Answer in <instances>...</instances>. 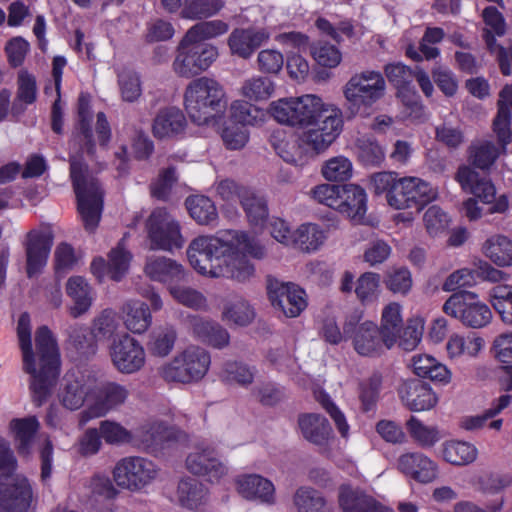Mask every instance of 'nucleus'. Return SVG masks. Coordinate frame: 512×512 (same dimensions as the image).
Here are the masks:
<instances>
[{
	"mask_svg": "<svg viewBox=\"0 0 512 512\" xmlns=\"http://www.w3.org/2000/svg\"><path fill=\"white\" fill-rule=\"evenodd\" d=\"M273 81L264 76H253L246 79L241 87V94L250 101H263L272 96Z\"/></svg>",
	"mask_w": 512,
	"mask_h": 512,
	"instance_id": "obj_53",
	"label": "nucleus"
},
{
	"mask_svg": "<svg viewBox=\"0 0 512 512\" xmlns=\"http://www.w3.org/2000/svg\"><path fill=\"white\" fill-rule=\"evenodd\" d=\"M268 294L273 307L279 309L286 317H297L307 305L304 290L293 283L270 281Z\"/></svg>",
	"mask_w": 512,
	"mask_h": 512,
	"instance_id": "obj_17",
	"label": "nucleus"
},
{
	"mask_svg": "<svg viewBox=\"0 0 512 512\" xmlns=\"http://www.w3.org/2000/svg\"><path fill=\"white\" fill-rule=\"evenodd\" d=\"M145 230L151 249L172 251L185 243L179 222L165 208H156L150 213Z\"/></svg>",
	"mask_w": 512,
	"mask_h": 512,
	"instance_id": "obj_11",
	"label": "nucleus"
},
{
	"mask_svg": "<svg viewBox=\"0 0 512 512\" xmlns=\"http://www.w3.org/2000/svg\"><path fill=\"white\" fill-rule=\"evenodd\" d=\"M357 158L365 167H379L385 160V151L377 140L370 137L357 139Z\"/></svg>",
	"mask_w": 512,
	"mask_h": 512,
	"instance_id": "obj_46",
	"label": "nucleus"
},
{
	"mask_svg": "<svg viewBox=\"0 0 512 512\" xmlns=\"http://www.w3.org/2000/svg\"><path fill=\"white\" fill-rule=\"evenodd\" d=\"M499 157V150L494 143L484 141L469 148V161L475 168L489 170Z\"/></svg>",
	"mask_w": 512,
	"mask_h": 512,
	"instance_id": "obj_55",
	"label": "nucleus"
},
{
	"mask_svg": "<svg viewBox=\"0 0 512 512\" xmlns=\"http://www.w3.org/2000/svg\"><path fill=\"white\" fill-rule=\"evenodd\" d=\"M123 320L132 333H144L152 323L149 307L140 301H129L123 306Z\"/></svg>",
	"mask_w": 512,
	"mask_h": 512,
	"instance_id": "obj_34",
	"label": "nucleus"
},
{
	"mask_svg": "<svg viewBox=\"0 0 512 512\" xmlns=\"http://www.w3.org/2000/svg\"><path fill=\"white\" fill-rule=\"evenodd\" d=\"M380 275L374 272H365L355 282L354 292L362 305L374 303L379 296Z\"/></svg>",
	"mask_w": 512,
	"mask_h": 512,
	"instance_id": "obj_52",
	"label": "nucleus"
},
{
	"mask_svg": "<svg viewBox=\"0 0 512 512\" xmlns=\"http://www.w3.org/2000/svg\"><path fill=\"white\" fill-rule=\"evenodd\" d=\"M371 189L377 196L384 195L387 204L396 209H415L420 212L436 197L431 185L418 177H399L396 172L374 173Z\"/></svg>",
	"mask_w": 512,
	"mask_h": 512,
	"instance_id": "obj_5",
	"label": "nucleus"
},
{
	"mask_svg": "<svg viewBox=\"0 0 512 512\" xmlns=\"http://www.w3.org/2000/svg\"><path fill=\"white\" fill-rule=\"evenodd\" d=\"M157 476L155 464L143 457L131 456L121 459L114 467L113 477L118 486L138 490Z\"/></svg>",
	"mask_w": 512,
	"mask_h": 512,
	"instance_id": "obj_13",
	"label": "nucleus"
},
{
	"mask_svg": "<svg viewBox=\"0 0 512 512\" xmlns=\"http://www.w3.org/2000/svg\"><path fill=\"white\" fill-rule=\"evenodd\" d=\"M218 55L216 46L192 40L187 41V36L184 35L178 45L172 67L178 76L191 78L206 71Z\"/></svg>",
	"mask_w": 512,
	"mask_h": 512,
	"instance_id": "obj_9",
	"label": "nucleus"
},
{
	"mask_svg": "<svg viewBox=\"0 0 512 512\" xmlns=\"http://www.w3.org/2000/svg\"><path fill=\"white\" fill-rule=\"evenodd\" d=\"M224 0H191L184 10H181V17L189 20H202L213 17L224 7Z\"/></svg>",
	"mask_w": 512,
	"mask_h": 512,
	"instance_id": "obj_54",
	"label": "nucleus"
},
{
	"mask_svg": "<svg viewBox=\"0 0 512 512\" xmlns=\"http://www.w3.org/2000/svg\"><path fill=\"white\" fill-rule=\"evenodd\" d=\"M272 117L280 124L299 128L294 143H279L275 149L287 163L302 166L320 152V97L304 94L285 97L270 104Z\"/></svg>",
	"mask_w": 512,
	"mask_h": 512,
	"instance_id": "obj_3",
	"label": "nucleus"
},
{
	"mask_svg": "<svg viewBox=\"0 0 512 512\" xmlns=\"http://www.w3.org/2000/svg\"><path fill=\"white\" fill-rule=\"evenodd\" d=\"M498 111L493 120V131L497 135L499 144L505 148L512 139V85H505L497 102Z\"/></svg>",
	"mask_w": 512,
	"mask_h": 512,
	"instance_id": "obj_30",
	"label": "nucleus"
},
{
	"mask_svg": "<svg viewBox=\"0 0 512 512\" xmlns=\"http://www.w3.org/2000/svg\"><path fill=\"white\" fill-rule=\"evenodd\" d=\"M442 453L445 461L452 465L462 466L474 462L478 451L471 443L452 440L445 443Z\"/></svg>",
	"mask_w": 512,
	"mask_h": 512,
	"instance_id": "obj_44",
	"label": "nucleus"
},
{
	"mask_svg": "<svg viewBox=\"0 0 512 512\" xmlns=\"http://www.w3.org/2000/svg\"><path fill=\"white\" fill-rule=\"evenodd\" d=\"M119 327L116 313L111 309L103 310L93 321L92 334L98 340L111 338Z\"/></svg>",
	"mask_w": 512,
	"mask_h": 512,
	"instance_id": "obj_62",
	"label": "nucleus"
},
{
	"mask_svg": "<svg viewBox=\"0 0 512 512\" xmlns=\"http://www.w3.org/2000/svg\"><path fill=\"white\" fill-rule=\"evenodd\" d=\"M190 216L200 225H215L218 212L213 201L203 195L190 196L185 201Z\"/></svg>",
	"mask_w": 512,
	"mask_h": 512,
	"instance_id": "obj_35",
	"label": "nucleus"
},
{
	"mask_svg": "<svg viewBox=\"0 0 512 512\" xmlns=\"http://www.w3.org/2000/svg\"><path fill=\"white\" fill-rule=\"evenodd\" d=\"M186 119L182 111L176 107L161 109L153 123V134L157 138H166L183 131Z\"/></svg>",
	"mask_w": 512,
	"mask_h": 512,
	"instance_id": "obj_32",
	"label": "nucleus"
},
{
	"mask_svg": "<svg viewBox=\"0 0 512 512\" xmlns=\"http://www.w3.org/2000/svg\"><path fill=\"white\" fill-rule=\"evenodd\" d=\"M170 295L179 304L193 309L206 310L208 308L207 298L204 294L190 286L175 284L168 287Z\"/></svg>",
	"mask_w": 512,
	"mask_h": 512,
	"instance_id": "obj_48",
	"label": "nucleus"
},
{
	"mask_svg": "<svg viewBox=\"0 0 512 512\" xmlns=\"http://www.w3.org/2000/svg\"><path fill=\"white\" fill-rule=\"evenodd\" d=\"M94 391L95 399L80 413V423L86 424L94 418L105 416L111 410L123 405L129 396V390L117 382H105L97 386Z\"/></svg>",
	"mask_w": 512,
	"mask_h": 512,
	"instance_id": "obj_15",
	"label": "nucleus"
},
{
	"mask_svg": "<svg viewBox=\"0 0 512 512\" xmlns=\"http://www.w3.org/2000/svg\"><path fill=\"white\" fill-rule=\"evenodd\" d=\"M490 302L502 321L512 324V286L499 284L489 292Z\"/></svg>",
	"mask_w": 512,
	"mask_h": 512,
	"instance_id": "obj_50",
	"label": "nucleus"
},
{
	"mask_svg": "<svg viewBox=\"0 0 512 512\" xmlns=\"http://www.w3.org/2000/svg\"><path fill=\"white\" fill-rule=\"evenodd\" d=\"M66 293L73 300L69 308L70 315L78 318L85 314L93 302V290L87 280L81 276H73L67 280Z\"/></svg>",
	"mask_w": 512,
	"mask_h": 512,
	"instance_id": "obj_31",
	"label": "nucleus"
},
{
	"mask_svg": "<svg viewBox=\"0 0 512 512\" xmlns=\"http://www.w3.org/2000/svg\"><path fill=\"white\" fill-rule=\"evenodd\" d=\"M189 324L192 334L201 342L216 349H223L229 345V332L219 323L193 316L189 319Z\"/></svg>",
	"mask_w": 512,
	"mask_h": 512,
	"instance_id": "obj_28",
	"label": "nucleus"
},
{
	"mask_svg": "<svg viewBox=\"0 0 512 512\" xmlns=\"http://www.w3.org/2000/svg\"><path fill=\"white\" fill-rule=\"evenodd\" d=\"M186 468L194 475L207 476L212 482L228 473L227 465L220 460L215 448L205 443L196 445L188 454Z\"/></svg>",
	"mask_w": 512,
	"mask_h": 512,
	"instance_id": "obj_16",
	"label": "nucleus"
},
{
	"mask_svg": "<svg viewBox=\"0 0 512 512\" xmlns=\"http://www.w3.org/2000/svg\"><path fill=\"white\" fill-rule=\"evenodd\" d=\"M401 307L398 303L388 304L382 312L381 327L379 330L387 342V348H391L397 341L402 330Z\"/></svg>",
	"mask_w": 512,
	"mask_h": 512,
	"instance_id": "obj_40",
	"label": "nucleus"
},
{
	"mask_svg": "<svg viewBox=\"0 0 512 512\" xmlns=\"http://www.w3.org/2000/svg\"><path fill=\"white\" fill-rule=\"evenodd\" d=\"M511 401V395H501L498 399L493 401L491 407L486 409L481 415L465 418V420L463 421V427L466 430H474L484 427L485 425H487L488 420L500 414L505 408H507L510 405Z\"/></svg>",
	"mask_w": 512,
	"mask_h": 512,
	"instance_id": "obj_57",
	"label": "nucleus"
},
{
	"mask_svg": "<svg viewBox=\"0 0 512 512\" xmlns=\"http://www.w3.org/2000/svg\"><path fill=\"white\" fill-rule=\"evenodd\" d=\"M320 230L317 224L304 223L293 233L291 244L303 252L316 251L320 245Z\"/></svg>",
	"mask_w": 512,
	"mask_h": 512,
	"instance_id": "obj_56",
	"label": "nucleus"
},
{
	"mask_svg": "<svg viewBox=\"0 0 512 512\" xmlns=\"http://www.w3.org/2000/svg\"><path fill=\"white\" fill-rule=\"evenodd\" d=\"M384 74L396 90H401L413 85L416 71L401 62H395L384 66Z\"/></svg>",
	"mask_w": 512,
	"mask_h": 512,
	"instance_id": "obj_59",
	"label": "nucleus"
},
{
	"mask_svg": "<svg viewBox=\"0 0 512 512\" xmlns=\"http://www.w3.org/2000/svg\"><path fill=\"white\" fill-rule=\"evenodd\" d=\"M456 179L464 190L469 191L483 203L490 204L495 200L496 188L492 181L482 178L471 167L460 166L456 173Z\"/></svg>",
	"mask_w": 512,
	"mask_h": 512,
	"instance_id": "obj_29",
	"label": "nucleus"
},
{
	"mask_svg": "<svg viewBox=\"0 0 512 512\" xmlns=\"http://www.w3.org/2000/svg\"><path fill=\"white\" fill-rule=\"evenodd\" d=\"M347 339L352 340L355 351L361 356L376 357L388 349L382 332L372 321H364Z\"/></svg>",
	"mask_w": 512,
	"mask_h": 512,
	"instance_id": "obj_24",
	"label": "nucleus"
},
{
	"mask_svg": "<svg viewBox=\"0 0 512 512\" xmlns=\"http://www.w3.org/2000/svg\"><path fill=\"white\" fill-rule=\"evenodd\" d=\"M17 83V96L13 103L12 111L20 113L24 108L19 107V103H24L25 105L32 104L36 100L37 88L35 77L25 70L19 72Z\"/></svg>",
	"mask_w": 512,
	"mask_h": 512,
	"instance_id": "obj_58",
	"label": "nucleus"
},
{
	"mask_svg": "<svg viewBox=\"0 0 512 512\" xmlns=\"http://www.w3.org/2000/svg\"><path fill=\"white\" fill-rule=\"evenodd\" d=\"M108 261V275L114 281H120L128 272L132 255L122 244L111 250Z\"/></svg>",
	"mask_w": 512,
	"mask_h": 512,
	"instance_id": "obj_61",
	"label": "nucleus"
},
{
	"mask_svg": "<svg viewBox=\"0 0 512 512\" xmlns=\"http://www.w3.org/2000/svg\"><path fill=\"white\" fill-rule=\"evenodd\" d=\"M399 470L413 480L427 484L434 481L438 474L435 462L422 453H407L398 461Z\"/></svg>",
	"mask_w": 512,
	"mask_h": 512,
	"instance_id": "obj_27",
	"label": "nucleus"
},
{
	"mask_svg": "<svg viewBox=\"0 0 512 512\" xmlns=\"http://www.w3.org/2000/svg\"><path fill=\"white\" fill-rule=\"evenodd\" d=\"M144 272L151 280L169 284V286L174 285V282L184 281L186 278V271L183 266L164 256L148 257Z\"/></svg>",
	"mask_w": 512,
	"mask_h": 512,
	"instance_id": "obj_26",
	"label": "nucleus"
},
{
	"mask_svg": "<svg viewBox=\"0 0 512 512\" xmlns=\"http://www.w3.org/2000/svg\"><path fill=\"white\" fill-rule=\"evenodd\" d=\"M183 101L188 117L197 125H208L215 121L225 112L228 103L224 87L206 76L189 82Z\"/></svg>",
	"mask_w": 512,
	"mask_h": 512,
	"instance_id": "obj_7",
	"label": "nucleus"
},
{
	"mask_svg": "<svg viewBox=\"0 0 512 512\" xmlns=\"http://www.w3.org/2000/svg\"><path fill=\"white\" fill-rule=\"evenodd\" d=\"M246 254L261 259L265 256V250L247 232L240 230L220 231L215 236H198L187 249L191 266L200 274L238 282L249 280L255 272Z\"/></svg>",
	"mask_w": 512,
	"mask_h": 512,
	"instance_id": "obj_1",
	"label": "nucleus"
},
{
	"mask_svg": "<svg viewBox=\"0 0 512 512\" xmlns=\"http://www.w3.org/2000/svg\"><path fill=\"white\" fill-rule=\"evenodd\" d=\"M211 364L210 353L203 347L190 345L162 365L159 374L166 382L190 384L200 381Z\"/></svg>",
	"mask_w": 512,
	"mask_h": 512,
	"instance_id": "obj_8",
	"label": "nucleus"
},
{
	"mask_svg": "<svg viewBox=\"0 0 512 512\" xmlns=\"http://www.w3.org/2000/svg\"><path fill=\"white\" fill-rule=\"evenodd\" d=\"M138 439L146 446H158L174 438V431L163 422H152L143 425L137 431Z\"/></svg>",
	"mask_w": 512,
	"mask_h": 512,
	"instance_id": "obj_51",
	"label": "nucleus"
},
{
	"mask_svg": "<svg viewBox=\"0 0 512 512\" xmlns=\"http://www.w3.org/2000/svg\"><path fill=\"white\" fill-rule=\"evenodd\" d=\"M396 95L404 105L405 112L409 118L421 120L424 117V106L414 85L397 90Z\"/></svg>",
	"mask_w": 512,
	"mask_h": 512,
	"instance_id": "obj_64",
	"label": "nucleus"
},
{
	"mask_svg": "<svg viewBox=\"0 0 512 512\" xmlns=\"http://www.w3.org/2000/svg\"><path fill=\"white\" fill-rule=\"evenodd\" d=\"M32 500V489L24 477L0 483V512H25Z\"/></svg>",
	"mask_w": 512,
	"mask_h": 512,
	"instance_id": "obj_20",
	"label": "nucleus"
},
{
	"mask_svg": "<svg viewBox=\"0 0 512 512\" xmlns=\"http://www.w3.org/2000/svg\"><path fill=\"white\" fill-rule=\"evenodd\" d=\"M92 112L90 99L81 93L78 98V122L70 141V178L77 198V209L84 228L94 232L98 227L103 210V190L98 180L89 172L83 160L85 153L90 160H96L97 147L91 126Z\"/></svg>",
	"mask_w": 512,
	"mask_h": 512,
	"instance_id": "obj_2",
	"label": "nucleus"
},
{
	"mask_svg": "<svg viewBox=\"0 0 512 512\" xmlns=\"http://www.w3.org/2000/svg\"><path fill=\"white\" fill-rule=\"evenodd\" d=\"M352 174V164L348 158L339 156L326 161L322 176L329 181H345Z\"/></svg>",
	"mask_w": 512,
	"mask_h": 512,
	"instance_id": "obj_63",
	"label": "nucleus"
},
{
	"mask_svg": "<svg viewBox=\"0 0 512 512\" xmlns=\"http://www.w3.org/2000/svg\"><path fill=\"white\" fill-rule=\"evenodd\" d=\"M483 253L497 266L512 265V241L504 235H493L483 244Z\"/></svg>",
	"mask_w": 512,
	"mask_h": 512,
	"instance_id": "obj_37",
	"label": "nucleus"
},
{
	"mask_svg": "<svg viewBox=\"0 0 512 512\" xmlns=\"http://www.w3.org/2000/svg\"><path fill=\"white\" fill-rule=\"evenodd\" d=\"M322 205L333 211H322V240L325 231L338 228L337 213L346 215L353 223L363 222L367 211V194L356 184H322Z\"/></svg>",
	"mask_w": 512,
	"mask_h": 512,
	"instance_id": "obj_6",
	"label": "nucleus"
},
{
	"mask_svg": "<svg viewBox=\"0 0 512 512\" xmlns=\"http://www.w3.org/2000/svg\"><path fill=\"white\" fill-rule=\"evenodd\" d=\"M53 244L49 232L32 230L27 234L25 242L26 273L28 278L40 274L47 264Z\"/></svg>",
	"mask_w": 512,
	"mask_h": 512,
	"instance_id": "obj_18",
	"label": "nucleus"
},
{
	"mask_svg": "<svg viewBox=\"0 0 512 512\" xmlns=\"http://www.w3.org/2000/svg\"><path fill=\"white\" fill-rule=\"evenodd\" d=\"M177 340V333L172 326H163L154 329L148 337L147 349L152 356L166 357L173 350Z\"/></svg>",
	"mask_w": 512,
	"mask_h": 512,
	"instance_id": "obj_38",
	"label": "nucleus"
},
{
	"mask_svg": "<svg viewBox=\"0 0 512 512\" xmlns=\"http://www.w3.org/2000/svg\"><path fill=\"white\" fill-rule=\"evenodd\" d=\"M230 113L231 118L243 126L256 125L264 117L261 109L243 100L233 101L230 106Z\"/></svg>",
	"mask_w": 512,
	"mask_h": 512,
	"instance_id": "obj_60",
	"label": "nucleus"
},
{
	"mask_svg": "<svg viewBox=\"0 0 512 512\" xmlns=\"http://www.w3.org/2000/svg\"><path fill=\"white\" fill-rule=\"evenodd\" d=\"M398 394L404 405L415 412L430 410L438 402L437 395L430 385L420 379L403 381Z\"/></svg>",
	"mask_w": 512,
	"mask_h": 512,
	"instance_id": "obj_21",
	"label": "nucleus"
},
{
	"mask_svg": "<svg viewBox=\"0 0 512 512\" xmlns=\"http://www.w3.org/2000/svg\"><path fill=\"white\" fill-rule=\"evenodd\" d=\"M67 349L78 358L87 359L97 351V345L88 337L87 329L83 326L74 325L67 329Z\"/></svg>",
	"mask_w": 512,
	"mask_h": 512,
	"instance_id": "obj_41",
	"label": "nucleus"
},
{
	"mask_svg": "<svg viewBox=\"0 0 512 512\" xmlns=\"http://www.w3.org/2000/svg\"><path fill=\"white\" fill-rule=\"evenodd\" d=\"M386 83L381 72L365 70L354 74L344 86V96L351 104L371 107L385 93Z\"/></svg>",
	"mask_w": 512,
	"mask_h": 512,
	"instance_id": "obj_12",
	"label": "nucleus"
},
{
	"mask_svg": "<svg viewBox=\"0 0 512 512\" xmlns=\"http://www.w3.org/2000/svg\"><path fill=\"white\" fill-rule=\"evenodd\" d=\"M38 427L39 423L35 417L13 419L10 422V429L14 434L20 454L27 455L30 453Z\"/></svg>",
	"mask_w": 512,
	"mask_h": 512,
	"instance_id": "obj_39",
	"label": "nucleus"
},
{
	"mask_svg": "<svg viewBox=\"0 0 512 512\" xmlns=\"http://www.w3.org/2000/svg\"><path fill=\"white\" fill-rule=\"evenodd\" d=\"M241 205L249 224L255 228H263L268 218V208L264 198L257 196L253 191H244Z\"/></svg>",
	"mask_w": 512,
	"mask_h": 512,
	"instance_id": "obj_43",
	"label": "nucleus"
},
{
	"mask_svg": "<svg viewBox=\"0 0 512 512\" xmlns=\"http://www.w3.org/2000/svg\"><path fill=\"white\" fill-rule=\"evenodd\" d=\"M236 491L244 499L261 504L273 505L276 502L274 484L259 474H243L235 479Z\"/></svg>",
	"mask_w": 512,
	"mask_h": 512,
	"instance_id": "obj_22",
	"label": "nucleus"
},
{
	"mask_svg": "<svg viewBox=\"0 0 512 512\" xmlns=\"http://www.w3.org/2000/svg\"><path fill=\"white\" fill-rule=\"evenodd\" d=\"M268 39L269 34L264 29L236 28L230 33L227 44L232 55L249 59Z\"/></svg>",
	"mask_w": 512,
	"mask_h": 512,
	"instance_id": "obj_25",
	"label": "nucleus"
},
{
	"mask_svg": "<svg viewBox=\"0 0 512 512\" xmlns=\"http://www.w3.org/2000/svg\"><path fill=\"white\" fill-rule=\"evenodd\" d=\"M343 129V116L339 108L322 103V150L330 146Z\"/></svg>",
	"mask_w": 512,
	"mask_h": 512,
	"instance_id": "obj_42",
	"label": "nucleus"
},
{
	"mask_svg": "<svg viewBox=\"0 0 512 512\" xmlns=\"http://www.w3.org/2000/svg\"><path fill=\"white\" fill-rule=\"evenodd\" d=\"M383 377L378 371L373 372L359 384V400L364 412L373 410L379 399Z\"/></svg>",
	"mask_w": 512,
	"mask_h": 512,
	"instance_id": "obj_49",
	"label": "nucleus"
},
{
	"mask_svg": "<svg viewBox=\"0 0 512 512\" xmlns=\"http://www.w3.org/2000/svg\"><path fill=\"white\" fill-rule=\"evenodd\" d=\"M445 314L458 319L470 328L479 329L487 326L492 319L490 308L478 301L474 292L461 290L454 292L444 303Z\"/></svg>",
	"mask_w": 512,
	"mask_h": 512,
	"instance_id": "obj_10",
	"label": "nucleus"
},
{
	"mask_svg": "<svg viewBox=\"0 0 512 512\" xmlns=\"http://www.w3.org/2000/svg\"><path fill=\"white\" fill-rule=\"evenodd\" d=\"M96 385V377L92 373L76 377L67 373L64 377V386L59 393V400L64 408L74 411L81 408L86 397H89Z\"/></svg>",
	"mask_w": 512,
	"mask_h": 512,
	"instance_id": "obj_19",
	"label": "nucleus"
},
{
	"mask_svg": "<svg viewBox=\"0 0 512 512\" xmlns=\"http://www.w3.org/2000/svg\"><path fill=\"white\" fill-rule=\"evenodd\" d=\"M176 495L182 507L196 510L205 503L207 490L199 480L186 477L179 481Z\"/></svg>",
	"mask_w": 512,
	"mask_h": 512,
	"instance_id": "obj_33",
	"label": "nucleus"
},
{
	"mask_svg": "<svg viewBox=\"0 0 512 512\" xmlns=\"http://www.w3.org/2000/svg\"><path fill=\"white\" fill-rule=\"evenodd\" d=\"M17 337L22 352L24 370L32 376L33 400L42 405L50 395L60 373V353L56 339L47 326L35 333L36 352L32 348L31 323L28 313L18 319Z\"/></svg>",
	"mask_w": 512,
	"mask_h": 512,
	"instance_id": "obj_4",
	"label": "nucleus"
},
{
	"mask_svg": "<svg viewBox=\"0 0 512 512\" xmlns=\"http://www.w3.org/2000/svg\"><path fill=\"white\" fill-rule=\"evenodd\" d=\"M256 374L254 366L242 361H227L223 364L220 377L229 384L248 386L253 383Z\"/></svg>",
	"mask_w": 512,
	"mask_h": 512,
	"instance_id": "obj_45",
	"label": "nucleus"
},
{
	"mask_svg": "<svg viewBox=\"0 0 512 512\" xmlns=\"http://www.w3.org/2000/svg\"><path fill=\"white\" fill-rule=\"evenodd\" d=\"M109 355L115 369L122 374H133L140 371L146 362L143 345L128 333L113 339Z\"/></svg>",
	"mask_w": 512,
	"mask_h": 512,
	"instance_id": "obj_14",
	"label": "nucleus"
},
{
	"mask_svg": "<svg viewBox=\"0 0 512 512\" xmlns=\"http://www.w3.org/2000/svg\"><path fill=\"white\" fill-rule=\"evenodd\" d=\"M338 503L342 512H394L373 496L349 485H342L339 488Z\"/></svg>",
	"mask_w": 512,
	"mask_h": 512,
	"instance_id": "obj_23",
	"label": "nucleus"
},
{
	"mask_svg": "<svg viewBox=\"0 0 512 512\" xmlns=\"http://www.w3.org/2000/svg\"><path fill=\"white\" fill-rule=\"evenodd\" d=\"M228 30L229 25L222 20L201 21L190 27L185 35L187 41L206 43V40L224 35Z\"/></svg>",
	"mask_w": 512,
	"mask_h": 512,
	"instance_id": "obj_47",
	"label": "nucleus"
},
{
	"mask_svg": "<svg viewBox=\"0 0 512 512\" xmlns=\"http://www.w3.org/2000/svg\"><path fill=\"white\" fill-rule=\"evenodd\" d=\"M223 320L236 326H248L255 318V311L244 298L234 296L226 301L223 312Z\"/></svg>",
	"mask_w": 512,
	"mask_h": 512,
	"instance_id": "obj_36",
	"label": "nucleus"
}]
</instances>
